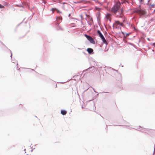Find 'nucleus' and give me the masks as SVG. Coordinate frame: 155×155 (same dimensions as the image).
<instances>
[{
	"label": "nucleus",
	"instance_id": "1",
	"mask_svg": "<svg viewBox=\"0 0 155 155\" xmlns=\"http://www.w3.org/2000/svg\"><path fill=\"white\" fill-rule=\"evenodd\" d=\"M140 5H139V13L140 18H144L145 16V10L144 7L142 6L143 0H139Z\"/></svg>",
	"mask_w": 155,
	"mask_h": 155
},
{
	"label": "nucleus",
	"instance_id": "2",
	"mask_svg": "<svg viewBox=\"0 0 155 155\" xmlns=\"http://www.w3.org/2000/svg\"><path fill=\"white\" fill-rule=\"evenodd\" d=\"M97 33L99 37L101 38L103 43L106 44L107 45V43L105 38L101 31L100 30H97Z\"/></svg>",
	"mask_w": 155,
	"mask_h": 155
},
{
	"label": "nucleus",
	"instance_id": "3",
	"mask_svg": "<svg viewBox=\"0 0 155 155\" xmlns=\"http://www.w3.org/2000/svg\"><path fill=\"white\" fill-rule=\"evenodd\" d=\"M84 36L86 37L87 39L90 42L91 44H94L95 43V41L89 35H87L86 34L84 35Z\"/></svg>",
	"mask_w": 155,
	"mask_h": 155
},
{
	"label": "nucleus",
	"instance_id": "4",
	"mask_svg": "<svg viewBox=\"0 0 155 155\" xmlns=\"http://www.w3.org/2000/svg\"><path fill=\"white\" fill-rule=\"evenodd\" d=\"M60 22H59V23H58L57 22L55 23L56 28L57 30L58 31L59 30H61L62 31H64V29L61 28V27L59 25V23Z\"/></svg>",
	"mask_w": 155,
	"mask_h": 155
},
{
	"label": "nucleus",
	"instance_id": "5",
	"mask_svg": "<svg viewBox=\"0 0 155 155\" xmlns=\"http://www.w3.org/2000/svg\"><path fill=\"white\" fill-rule=\"evenodd\" d=\"M118 7L114 5L111 8V10L115 13H116L118 12Z\"/></svg>",
	"mask_w": 155,
	"mask_h": 155
},
{
	"label": "nucleus",
	"instance_id": "6",
	"mask_svg": "<svg viewBox=\"0 0 155 155\" xmlns=\"http://www.w3.org/2000/svg\"><path fill=\"white\" fill-rule=\"evenodd\" d=\"M87 51L89 54H91L94 53L93 49L91 48H88L87 49Z\"/></svg>",
	"mask_w": 155,
	"mask_h": 155
},
{
	"label": "nucleus",
	"instance_id": "7",
	"mask_svg": "<svg viewBox=\"0 0 155 155\" xmlns=\"http://www.w3.org/2000/svg\"><path fill=\"white\" fill-rule=\"evenodd\" d=\"M101 13L99 12H98L96 14L97 19L98 22H99V21L101 19Z\"/></svg>",
	"mask_w": 155,
	"mask_h": 155
},
{
	"label": "nucleus",
	"instance_id": "8",
	"mask_svg": "<svg viewBox=\"0 0 155 155\" xmlns=\"http://www.w3.org/2000/svg\"><path fill=\"white\" fill-rule=\"evenodd\" d=\"M140 128H141L142 129H141V130H137L141 132H144V131L145 130V128L142 127L141 126H139L137 127V128L139 129H140Z\"/></svg>",
	"mask_w": 155,
	"mask_h": 155
},
{
	"label": "nucleus",
	"instance_id": "9",
	"mask_svg": "<svg viewBox=\"0 0 155 155\" xmlns=\"http://www.w3.org/2000/svg\"><path fill=\"white\" fill-rule=\"evenodd\" d=\"M67 113V111L65 110H61V113L63 115H65Z\"/></svg>",
	"mask_w": 155,
	"mask_h": 155
},
{
	"label": "nucleus",
	"instance_id": "10",
	"mask_svg": "<svg viewBox=\"0 0 155 155\" xmlns=\"http://www.w3.org/2000/svg\"><path fill=\"white\" fill-rule=\"evenodd\" d=\"M94 68H95V67L94 66H93L89 68H88L86 69L85 70H84V71H87L88 70H89V69H91V71H93V70L94 69Z\"/></svg>",
	"mask_w": 155,
	"mask_h": 155
},
{
	"label": "nucleus",
	"instance_id": "11",
	"mask_svg": "<svg viewBox=\"0 0 155 155\" xmlns=\"http://www.w3.org/2000/svg\"><path fill=\"white\" fill-rule=\"evenodd\" d=\"M155 5H152L149 6L148 9L151 10L152 8H154L155 7Z\"/></svg>",
	"mask_w": 155,
	"mask_h": 155
},
{
	"label": "nucleus",
	"instance_id": "12",
	"mask_svg": "<svg viewBox=\"0 0 155 155\" xmlns=\"http://www.w3.org/2000/svg\"><path fill=\"white\" fill-rule=\"evenodd\" d=\"M115 22L118 25H120V26H123L122 24L119 21H116Z\"/></svg>",
	"mask_w": 155,
	"mask_h": 155
},
{
	"label": "nucleus",
	"instance_id": "13",
	"mask_svg": "<svg viewBox=\"0 0 155 155\" xmlns=\"http://www.w3.org/2000/svg\"><path fill=\"white\" fill-rule=\"evenodd\" d=\"M55 8H51V10L52 11V12H57V10L55 9Z\"/></svg>",
	"mask_w": 155,
	"mask_h": 155
},
{
	"label": "nucleus",
	"instance_id": "14",
	"mask_svg": "<svg viewBox=\"0 0 155 155\" xmlns=\"http://www.w3.org/2000/svg\"><path fill=\"white\" fill-rule=\"evenodd\" d=\"M57 19H58V20H59L61 21H62V18L61 16H60V17H58L56 18Z\"/></svg>",
	"mask_w": 155,
	"mask_h": 155
},
{
	"label": "nucleus",
	"instance_id": "15",
	"mask_svg": "<svg viewBox=\"0 0 155 155\" xmlns=\"http://www.w3.org/2000/svg\"><path fill=\"white\" fill-rule=\"evenodd\" d=\"M9 50L10 51V53H11V55H10V57L11 58V60H12V61H14V60H13L12 59V52L11 51V50H10L9 49Z\"/></svg>",
	"mask_w": 155,
	"mask_h": 155
},
{
	"label": "nucleus",
	"instance_id": "16",
	"mask_svg": "<svg viewBox=\"0 0 155 155\" xmlns=\"http://www.w3.org/2000/svg\"><path fill=\"white\" fill-rule=\"evenodd\" d=\"M109 68H110V70H113V71H117L118 73V71H117V70H115V69H114L113 68H111V67H109Z\"/></svg>",
	"mask_w": 155,
	"mask_h": 155
},
{
	"label": "nucleus",
	"instance_id": "17",
	"mask_svg": "<svg viewBox=\"0 0 155 155\" xmlns=\"http://www.w3.org/2000/svg\"><path fill=\"white\" fill-rule=\"evenodd\" d=\"M139 43L140 44V43H143V44H145V42L144 41H143L142 40H141L140 39L139 40Z\"/></svg>",
	"mask_w": 155,
	"mask_h": 155
},
{
	"label": "nucleus",
	"instance_id": "18",
	"mask_svg": "<svg viewBox=\"0 0 155 155\" xmlns=\"http://www.w3.org/2000/svg\"><path fill=\"white\" fill-rule=\"evenodd\" d=\"M55 9L57 10V13H60L61 14H63L62 12H61L60 10H59L58 8H55Z\"/></svg>",
	"mask_w": 155,
	"mask_h": 155
},
{
	"label": "nucleus",
	"instance_id": "19",
	"mask_svg": "<svg viewBox=\"0 0 155 155\" xmlns=\"http://www.w3.org/2000/svg\"><path fill=\"white\" fill-rule=\"evenodd\" d=\"M0 43L2 44V45H4L5 48H7L8 49V48L2 42L0 41Z\"/></svg>",
	"mask_w": 155,
	"mask_h": 155
},
{
	"label": "nucleus",
	"instance_id": "20",
	"mask_svg": "<svg viewBox=\"0 0 155 155\" xmlns=\"http://www.w3.org/2000/svg\"><path fill=\"white\" fill-rule=\"evenodd\" d=\"M4 6L0 4V8H2L4 7Z\"/></svg>",
	"mask_w": 155,
	"mask_h": 155
},
{
	"label": "nucleus",
	"instance_id": "21",
	"mask_svg": "<svg viewBox=\"0 0 155 155\" xmlns=\"http://www.w3.org/2000/svg\"><path fill=\"white\" fill-rule=\"evenodd\" d=\"M150 45H153V46H154V47H155V43H150Z\"/></svg>",
	"mask_w": 155,
	"mask_h": 155
},
{
	"label": "nucleus",
	"instance_id": "22",
	"mask_svg": "<svg viewBox=\"0 0 155 155\" xmlns=\"http://www.w3.org/2000/svg\"><path fill=\"white\" fill-rule=\"evenodd\" d=\"M34 7H33L32 8H31L29 7H28V8L29 9V10L31 12H32V9H33L34 8Z\"/></svg>",
	"mask_w": 155,
	"mask_h": 155
},
{
	"label": "nucleus",
	"instance_id": "23",
	"mask_svg": "<svg viewBox=\"0 0 155 155\" xmlns=\"http://www.w3.org/2000/svg\"><path fill=\"white\" fill-rule=\"evenodd\" d=\"M106 15L107 16H109V15H110V14L109 12H107L106 13Z\"/></svg>",
	"mask_w": 155,
	"mask_h": 155
},
{
	"label": "nucleus",
	"instance_id": "24",
	"mask_svg": "<svg viewBox=\"0 0 155 155\" xmlns=\"http://www.w3.org/2000/svg\"><path fill=\"white\" fill-rule=\"evenodd\" d=\"M85 19L87 21V23L90 25H91V24H90V23H89V22L87 21V19L86 18H85Z\"/></svg>",
	"mask_w": 155,
	"mask_h": 155
},
{
	"label": "nucleus",
	"instance_id": "25",
	"mask_svg": "<svg viewBox=\"0 0 155 155\" xmlns=\"http://www.w3.org/2000/svg\"><path fill=\"white\" fill-rule=\"evenodd\" d=\"M125 34L126 36H127V35H129L130 33H127L125 32Z\"/></svg>",
	"mask_w": 155,
	"mask_h": 155
},
{
	"label": "nucleus",
	"instance_id": "26",
	"mask_svg": "<svg viewBox=\"0 0 155 155\" xmlns=\"http://www.w3.org/2000/svg\"><path fill=\"white\" fill-rule=\"evenodd\" d=\"M90 21H93V19H92V18H91L90 19Z\"/></svg>",
	"mask_w": 155,
	"mask_h": 155
},
{
	"label": "nucleus",
	"instance_id": "27",
	"mask_svg": "<svg viewBox=\"0 0 155 155\" xmlns=\"http://www.w3.org/2000/svg\"><path fill=\"white\" fill-rule=\"evenodd\" d=\"M147 39L148 41H151V39H150V38H147Z\"/></svg>",
	"mask_w": 155,
	"mask_h": 155
},
{
	"label": "nucleus",
	"instance_id": "28",
	"mask_svg": "<svg viewBox=\"0 0 155 155\" xmlns=\"http://www.w3.org/2000/svg\"><path fill=\"white\" fill-rule=\"evenodd\" d=\"M109 93L108 92H103L102 93H101V92H100L99 93V94H101V93Z\"/></svg>",
	"mask_w": 155,
	"mask_h": 155
},
{
	"label": "nucleus",
	"instance_id": "29",
	"mask_svg": "<svg viewBox=\"0 0 155 155\" xmlns=\"http://www.w3.org/2000/svg\"><path fill=\"white\" fill-rule=\"evenodd\" d=\"M68 16L70 18L71 16V15L70 14H69L68 15Z\"/></svg>",
	"mask_w": 155,
	"mask_h": 155
},
{
	"label": "nucleus",
	"instance_id": "30",
	"mask_svg": "<svg viewBox=\"0 0 155 155\" xmlns=\"http://www.w3.org/2000/svg\"><path fill=\"white\" fill-rule=\"evenodd\" d=\"M32 17L33 16V15L35 14V12H32Z\"/></svg>",
	"mask_w": 155,
	"mask_h": 155
},
{
	"label": "nucleus",
	"instance_id": "31",
	"mask_svg": "<svg viewBox=\"0 0 155 155\" xmlns=\"http://www.w3.org/2000/svg\"><path fill=\"white\" fill-rule=\"evenodd\" d=\"M93 89V90H94V92H95L96 93H98L97 91H95L94 89Z\"/></svg>",
	"mask_w": 155,
	"mask_h": 155
},
{
	"label": "nucleus",
	"instance_id": "32",
	"mask_svg": "<svg viewBox=\"0 0 155 155\" xmlns=\"http://www.w3.org/2000/svg\"><path fill=\"white\" fill-rule=\"evenodd\" d=\"M125 32H124L123 31H121V33L123 34H125Z\"/></svg>",
	"mask_w": 155,
	"mask_h": 155
},
{
	"label": "nucleus",
	"instance_id": "33",
	"mask_svg": "<svg viewBox=\"0 0 155 155\" xmlns=\"http://www.w3.org/2000/svg\"><path fill=\"white\" fill-rule=\"evenodd\" d=\"M150 0H148V3L147 4V5H149V2H150Z\"/></svg>",
	"mask_w": 155,
	"mask_h": 155
},
{
	"label": "nucleus",
	"instance_id": "34",
	"mask_svg": "<svg viewBox=\"0 0 155 155\" xmlns=\"http://www.w3.org/2000/svg\"><path fill=\"white\" fill-rule=\"evenodd\" d=\"M121 1H123L124 2H127L126 1V0H121Z\"/></svg>",
	"mask_w": 155,
	"mask_h": 155
},
{
	"label": "nucleus",
	"instance_id": "35",
	"mask_svg": "<svg viewBox=\"0 0 155 155\" xmlns=\"http://www.w3.org/2000/svg\"><path fill=\"white\" fill-rule=\"evenodd\" d=\"M22 21L20 23V24H19L18 25H17V26H19L21 23H22Z\"/></svg>",
	"mask_w": 155,
	"mask_h": 155
},
{
	"label": "nucleus",
	"instance_id": "36",
	"mask_svg": "<svg viewBox=\"0 0 155 155\" xmlns=\"http://www.w3.org/2000/svg\"><path fill=\"white\" fill-rule=\"evenodd\" d=\"M146 47H148V49H150V47H149V45H148L147 46H146Z\"/></svg>",
	"mask_w": 155,
	"mask_h": 155
},
{
	"label": "nucleus",
	"instance_id": "37",
	"mask_svg": "<svg viewBox=\"0 0 155 155\" xmlns=\"http://www.w3.org/2000/svg\"><path fill=\"white\" fill-rule=\"evenodd\" d=\"M105 18H106L107 19H108V18L106 16H105Z\"/></svg>",
	"mask_w": 155,
	"mask_h": 155
},
{
	"label": "nucleus",
	"instance_id": "38",
	"mask_svg": "<svg viewBox=\"0 0 155 155\" xmlns=\"http://www.w3.org/2000/svg\"><path fill=\"white\" fill-rule=\"evenodd\" d=\"M74 2V3H75V4H77V3H78V2Z\"/></svg>",
	"mask_w": 155,
	"mask_h": 155
},
{
	"label": "nucleus",
	"instance_id": "39",
	"mask_svg": "<svg viewBox=\"0 0 155 155\" xmlns=\"http://www.w3.org/2000/svg\"><path fill=\"white\" fill-rule=\"evenodd\" d=\"M66 3L65 2H63L62 4H63V5H64V4H66Z\"/></svg>",
	"mask_w": 155,
	"mask_h": 155
},
{
	"label": "nucleus",
	"instance_id": "40",
	"mask_svg": "<svg viewBox=\"0 0 155 155\" xmlns=\"http://www.w3.org/2000/svg\"><path fill=\"white\" fill-rule=\"evenodd\" d=\"M20 7H23V6L22 5H20Z\"/></svg>",
	"mask_w": 155,
	"mask_h": 155
},
{
	"label": "nucleus",
	"instance_id": "41",
	"mask_svg": "<svg viewBox=\"0 0 155 155\" xmlns=\"http://www.w3.org/2000/svg\"><path fill=\"white\" fill-rule=\"evenodd\" d=\"M130 45H133V44L132 43H130L129 44Z\"/></svg>",
	"mask_w": 155,
	"mask_h": 155
},
{
	"label": "nucleus",
	"instance_id": "42",
	"mask_svg": "<svg viewBox=\"0 0 155 155\" xmlns=\"http://www.w3.org/2000/svg\"><path fill=\"white\" fill-rule=\"evenodd\" d=\"M30 69H31V70H32V71H35V70H34L33 69H31V68H30Z\"/></svg>",
	"mask_w": 155,
	"mask_h": 155
},
{
	"label": "nucleus",
	"instance_id": "43",
	"mask_svg": "<svg viewBox=\"0 0 155 155\" xmlns=\"http://www.w3.org/2000/svg\"><path fill=\"white\" fill-rule=\"evenodd\" d=\"M153 18H152L151 19V20L152 21H153Z\"/></svg>",
	"mask_w": 155,
	"mask_h": 155
},
{
	"label": "nucleus",
	"instance_id": "44",
	"mask_svg": "<svg viewBox=\"0 0 155 155\" xmlns=\"http://www.w3.org/2000/svg\"><path fill=\"white\" fill-rule=\"evenodd\" d=\"M115 28H117V29H118L119 28V27H115Z\"/></svg>",
	"mask_w": 155,
	"mask_h": 155
},
{
	"label": "nucleus",
	"instance_id": "45",
	"mask_svg": "<svg viewBox=\"0 0 155 155\" xmlns=\"http://www.w3.org/2000/svg\"><path fill=\"white\" fill-rule=\"evenodd\" d=\"M109 21H110V22H111V19H109Z\"/></svg>",
	"mask_w": 155,
	"mask_h": 155
},
{
	"label": "nucleus",
	"instance_id": "46",
	"mask_svg": "<svg viewBox=\"0 0 155 155\" xmlns=\"http://www.w3.org/2000/svg\"><path fill=\"white\" fill-rule=\"evenodd\" d=\"M62 7L63 8H64V5H63V6H62Z\"/></svg>",
	"mask_w": 155,
	"mask_h": 155
},
{
	"label": "nucleus",
	"instance_id": "47",
	"mask_svg": "<svg viewBox=\"0 0 155 155\" xmlns=\"http://www.w3.org/2000/svg\"><path fill=\"white\" fill-rule=\"evenodd\" d=\"M98 95H99V94L97 93V94L96 95V96H98Z\"/></svg>",
	"mask_w": 155,
	"mask_h": 155
},
{
	"label": "nucleus",
	"instance_id": "48",
	"mask_svg": "<svg viewBox=\"0 0 155 155\" xmlns=\"http://www.w3.org/2000/svg\"><path fill=\"white\" fill-rule=\"evenodd\" d=\"M155 12V9L153 11V13H154Z\"/></svg>",
	"mask_w": 155,
	"mask_h": 155
},
{
	"label": "nucleus",
	"instance_id": "49",
	"mask_svg": "<svg viewBox=\"0 0 155 155\" xmlns=\"http://www.w3.org/2000/svg\"><path fill=\"white\" fill-rule=\"evenodd\" d=\"M33 151V149H32V150H31V152H32Z\"/></svg>",
	"mask_w": 155,
	"mask_h": 155
},
{
	"label": "nucleus",
	"instance_id": "50",
	"mask_svg": "<svg viewBox=\"0 0 155 155\" xmlns=\"http://www.w3.org/2000/svg\"><path fill=\"white\" fill-rule=\"evenodd\" d=\"M113 27L114 28V24H113Z\"/></svg>",
	"mask_w": 155,
	"mask_h": 155
},
{
	"label": "nucleus",
	"instance_id": "51",
	"mask_svg": "<svg viewBox=\"0 0 155 155\" xmlns=\"http://www.w3.org/2000/svg\"><path fill=\"white\" fill-rule=\"evenodd\" d=\"M18 63H17V65H16L17 66H18ZM17 68H18V66H17Z\"/></svg>",
	"mask_w": 155,
	"mask_h": 155
},
{
	"label": "nucleus",
	"instance_id": "52",
	"mask_svg": "<svg viewBox=\"0 0 155 155\" xmlns=\"http://www.w3.org/2000/svg\"><path fill=\"white\" fill-rule=\"evenodd\" d=\"M88 89H86V90H85L84 91H86Z\"/></svg>",
	"mask_w": 155,
	"mask_h": 155
},
{
	"label": "nucleus",
	"instance_id": "53",
	"mask_svg": "<svg viewBox=\"0 0 155 155\" xmlns=\"http://www.w3.org/2000/svg\"><path fill=\"white\" fill-rule=\"evenodd\" d=\"M77 48L78 49H81V48Z\"/></svg>",
	"mask_w": 155,
	"mask_h": 155
},
{
	"label": "nucleus",
	"instance_id": "54",
	"mask_svg": "<svg viewBox=\"0 0 155 155\" xmlns=\"http://www.w3.org/2000/svg\"><path fill=\"white\" fill-rule=\"evenodd\" d=\"M82 108H84V107H83V106H82Z\"/></svg>",
	"mask_w": 155,
	"mask_h": 155
},
{
	"label": "nucleus",
	"instance_id": "55",
	"mask_svg": "<svg viewBox=\"0 0 155 155\" xmlns=\"http://www.w3.org/2000/svg\"><path fill=\"white\" fill-rule=\"evenodd\" d=\"M25 150H26V149H25L24 150V151H25Z\"/></svg>",
	"mask_w": 155,
	"mask_h": 155
},
{
	"label": "nucleus",
	"instance_id": "56",
	"mask_svg": "<svg viewBox=\"0 0 155 155\" xmlns=\"http://www.w3.org/2000/svg\"><path fill=\"white\" fill-rule=\"evenodd\" d=\"M35 117H36L37 118V117L36 116H35Z\"/></svg>",
	"mask_w": 155,
	"mask_h": 155
},
{
	"label": "nucleus",
	"instance_id": "57",
	"mask_svg": "<svg viewBox=\"0 0 155 155\" xmlns=\"http://www.w3.org/2000/svg\"><path fill=\"white\" fill-rule=\"evenodd\" d=\"M121 66H122V67H124V66H123V65H122Z\"/></svg>",
	"mask_w": 155,
	"mask_h": 155
},
{
	"label": "nucleus",
	"instance_id": "58",
	"mask_svg": "<svg viewBox=\"0 0 155 155\" xmlns=\"http://www.w3.org/2000/svg\"><path fill=\"white\" fill-rule=\"evenodd\" d=\"M152 50V51H154L153 49Z\"/></svg>",
	"mask_w": 155,
	"mask_h": 155
},
{
	"label": "nucleus",
	"instance_id": "59",
	"mask_svg": "<svg viewBox=\"0 0 155 155\" xmlns=\"http://www.w3.org/2000/svg\"><path fill=\"white\" fill-rule=\"evenodd\" d=\"M119 15H120V13H119Z\"/></svg>",
	"mask_w": 155,
	"mask_h": 155
},
{
	"label": "nucleus",
	"instance_id": "60",
	"mask_svg": "<svg viewBox=\"0 0 155 155\" xmlns=\"http://www.w3.org/2000/svg\"><path fill=\"white\" fill-rule=\"evenodd\" d=\"M83 53H84V54H85V53L84 52H83Z\"/></svg>",
	"mask_w": 155,
	"mask_h": 155
},
{
	"label": "nucleus",
	"instance_id": "61",
	"mask_svg": "<svg viewBox=\"0 0 155 155\" xmlns=\"http://www.w3.org/2000/svg\"><path fill=\"white\" fill-rule=\"evenodd\" d=\"M57 87V85H56V87Z\"/></svg>",
	"mask_w": 155,
	"mask_h": 155
},
{
	"label": "nucleus",
	"instance_id": "62",
	"mask_svg": "<svg viewBox=\"0 0 155 155\" xmlns=\"http://www.w3.org/2000/svg\"><path fill=\"white\" fill-rule=\"evenodd\" d=\"M121 126H124V125H121Z\"/></svg>",
	"mask_w": 155,
	"mask_h": 155
},
{
	"label": "nucleus",
	"instance_id": "63",
	"mask_svg": "<svg viewBox=\"0 0 155 155\" xmlns=\"http://www.w3.org/2000/svg\"><path fill=\"white\" fill-rule=\"evenodd\" d=\"M82 15H81V17H82Z\"/></svg>",
	"mask_w": 155,
	"mask_h": 155
},
{
	"label": "nucleus",
	"instance_id": "64",
	"mask_svg": "<svg viewBox=\"0 0 155 155\" xmlns=\"http://www.w3.org/2000/svg\"><path fill=\"white\" fill-rule=\"evenodd\" d=\"M117 125H114V126H116Z\"/></svg>",
	"mask_w": 155,
	"mask_h": 155
}]
</instances>
